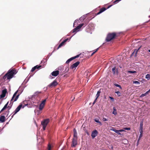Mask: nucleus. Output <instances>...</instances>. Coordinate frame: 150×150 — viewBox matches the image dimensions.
<instances>
[{"label": "nucleus", "instance_id": "4c0bfd02", "mask_svg": "<svg viewBox=\"0 0 150 150\" xmlns=\"http://www.w3.org/2000/svg\"><path fill=\"white\" fill-rule=\"evenodd\" d=\"M128 72L129 73H136V71H128Z\"/></svg>", "mask_w": 150, "mask_h": 150}, {"label": "nucleus", "instance_id": "2f4dec72", "mask_svg": "<svg viewBox=\"0 0 150 150\" xmlns=\"http://www.w3.org/2000/svg\"><path fill=\"white\" fill-rule=\"evenodd\" d=\"M139 49H139H138V50H137L136 49L135 50H134V52H133L132 53V54H134V53H135V55H136L137 54V53L138 50Z\"/></svg>", "mask_w": 150, "mask_h": 150}, {"label": "nucleus", "instance_id": "f03ea898", "mask_svg": "<svg viewBox=\"0 0 150 150\" xmlns=\"http://www.w3.org/2000/svg\"><path fill=\"white\" fill-rule=\"evenodd\" d=\"M17 72L16 70L14 69H9L3 77V79L4 80L6 79L7 80L13 78V75L15 74Z\"/></svg>", "mask_w": 150, "mask_h": 150}, {"label": "nucleus", "instance_id": "c9c22d12", "mask_svg": "<svg viewBox=\"0 0 150 150\" xmlns=\"http://www.w3.org/2000/svg\"><path fill=\"white\" fill-rule=\"evenodd\" d=\"M133 83H134L137 84H139L140 83L139 82L137 81H133Z\"/></svg>", "mask_w": 150, "mask_h": 150}, {"label": "nucleus", "instance_id": "37998d69", "mask_svg": "<svg viewBox=\"0 0 150 150\" xmlns=\"http://www.w3.org/2000/svg\"><path fill=\"white\" fill-rule=\"evenodd\" d=\"M112 6V5H110L108 6V8L106 9H107L108 8H110V7H111Z\"/></svg>", "mask_w": 150, "mask_h": 150}, {"label": "nucleus", "instance_id": "bb28decb", "mask_svg": "<svg viewBox=\"0 0 150 150\" xmlns=\"http://www.w3.org/2000/svg\"><path fill=\"white\" fill-rule=\"evenodd\" d=\"M64 42L62 41L59 45L58 48H57V50L59 48L61 47L62 45H63L64 44Z\"/></svg>", "mask_w": 150, "mask_h": 150}, {"label": "nucleus", "instance_id": "e433bc0d", "mask_svg": "<svg viewBox=\"0 0 150 150\" xmlns=\"http://www.w3.org/2000/svg\"><path fill=\"white\" fill-rule=\"evenodd\" d=\"M46 99H45L44 100H43L41 103V104H43V105H45V103L46 101Z\"/></svg>", "mask_w": 150, "mask_h": 150}, {"label": "nucleus", "instance_id": "a18cd8bd", "mask_svg": "<svg viewBox=\"0 0 150 150\" xmlns=\"http://www.w3.org/2000/svg\"><path fill=\"white\" fill-rule=\"evenodd\" d=\"M26 105H24L23 107V108H24Z\"/></svg>", "mask_w": 150, "mask_h": 150}, {"label": "nucleus", "instance_id": "9d476101", "mask_svg": "<svg viewBox=\"0 0 150 150\" xmlns=\"http://www.w3.org/2000/svg\"><path fill=\"white\" fill-rule=\"evenodd\" d=\"M98 134V132L96 130H93L92 132L91 133V136L92 138H94L96 137Z\"/></svg>", "mask_w": 150, "mask_h": 150}, {"label": "nucleus", "instance_id": "4be33fe9", "mask_svg": "<svg viewBox=\"0 0 150 150\" xmlns=\"http://www.w3.org/2000/svg\"><path fill=\"white\" fill-rule=\"evenodd\" d=\"M45 105H44L40 104L39 105V109L40 111H41L43 109Z\"/></svg>", "mask_w": 150, "mask_h": 150}, {"label": "nucleus", "instance_id": "2eb2a0df", "mask_svg": "<svg viewBox=\"0 0 150 150\" xmlns=\"http://www.w3.org/2000/svg\"><path fill=\"white\" fill-rule=\"evenodd\" d=\"M106 9H107L105 7H103L101 8L100 9L98 13L95 14L96 15V16L102 13L105 11Z\"/></svg>", "mask_w": 150, "mask_h": 150}, {"label": "nucleus", "instance_id": "72a5a7b5", "mask_svg": "<svg viewBox=\"0 0 150 150\" xmlns=\"http://www.w3.org/2000/svg\"><path fill=\"white\" fill-rule=\"evenodd\" d=\"M121 0H116L115 1L113 2V3L114 4L118 3L120 1H121Z\"/></svg>", "mask_w": 150, "mask_h": 150}, {"label": "nucleus", "instance_id": "c03bdc74", "mask_svg": "<svg viewBox=\"0 0 150 150\" xmlns=\"http://www.w3.org/2000/svg\"><path fill=\"white\" fill-rule=\"evenodd\" d=\"M120 132H122L124 131V130L123 129L119 130Z\"/></svg>", "mask_w": 150, "mask_h": 150}, {"label": "nucleus", "instance_id": "de8ad7c7", "mask_svg": "<svg viewBox=\"0 0 150 150\" xmlns=\"http://www.w3.org/2000/svg\"><path fill=\"white\" fill-rule=\"evenodd\" d=\"M147 92H148V93L150 92V89L149 91H147Z\"/></svg>", "mask_w": 150, "mask_h": 150}, {"label": "nucleus", "instance_id": "20e7f679", "mask_svg": "<svg viewBox=\"0 0 150 150\" xmlns=\"http://www.w3.org/2000/svg\"><path fill=\"white\" fill-rule=\"evenodd\" d=\"M88 22H87V23H82L80 25H78L77 26L76 28H74L72 31V33H76V32L79 31V29L81 28V27L83 26L84 25H85V26L87 24V23Z\"/></svg>", "mask_w": 150, "mask_h": 150}, {"label": "nucleus", "instance_id": "9b49d317", "mask_svg": "<svg viewBox=\"0 0 150 150\" xmlns=\"http://www.w3.org/2000/svg\"><path fill=\"white\" fill-rule=\"evenodd\" d=\"M80 54L76 56H75L74 57H72L68 59L66 62V63L68 64L72 60L77 58L79 57Z\"/></svg>", "mask_w": 150, "mask_h": 150}, {"label": "nucleus", "instance_id": "58836bf2", "mask_svg": "<svg viewBox=\"0 0 150 150\" xmlns=\"http://www.w3.org/2000/svg\"><path fill=\"white\" fill-rule=\"evenodd\" d=\"M124 129L125 130H130L131 128L130 127H125L124 128Z\"/></svg>", "mask_w": 150, "mask_h": 150}, {"label": "nucleus", "instance_id": "79ce46f5", "mask_svg": "<svg viewBox=\"0 0 150 150\" xmlns=\"http://www.w3.org/2000/svg\"><path fill=\"white\" fill-rule=\"evenodd\" d=\"M103 120L104 121H107L108 120L106 118H103Z\"/></svg>", "mask_w": 150, "mask_h": 150}, {"label": "nucleus", "instance_id": "f8f14e48", "mask_svg": "<svg viewBox=\"0 0 150 150\" xmlns=\"http://www.w3.org/2000/svg\"><path fill=\"white\" fill-rule=\"evenodd\" d=\"M80 63L79 61H77L76 62L73 64L70 67V68L71 69H73L74 68H76L77 67L79 64Z\"/></svg>", "mask_w": 150, "mask_h": 150}, {"label": "nucleus", "instance_id": "473e14b6", "mask_svg": "<svg viewBox=\"0 0 150 150\" xmlns=\"http://www.w3.org/2000/svg\"><path fill=\"white\" fill-rule=\"evenodd\" d=\"M146 78L148 79H150V75L149 74H147L146 76Z\"/></svg>", "mask_w": 150, "mask_h": 150}, {"label": "nucleus", "instance_id": "c85d7f7f", "mask_svg": "<svg viewBox=\"0 0 150 150\" xmlns=\"http://www.w3.org/2000/svg\"><path fill=\"white\" fill-rule=\"evenodd\" d=\"M140 132V134L139 135V139L140 138H141L143 134V131H141V130H139Z\"/></svg>", "mask_w": 150, "mask_h": 150}, {"label": "nucleus", "instance_id": "4468645a", "mask_svg": "<svg viewBox=\"0 0 150 150\" xmlns=\"http://www.w3.org/2000/svg\"><path fill=\"white\" fill-rule=\"evenodd\" d=\"M42 67L41 65H37L33 67L31 70V72L34 71L36 69H39Z\"/></svg>", "mask_w": 150, "mask_h": 150}, {"label": "nucleus", "instance_id": "7ed1b4c3", "mask_svg": "<svg viewBox=\"0 0 150 150\" xmlns=\"http://www.w3.org/2000/svg\"><path fill=\"white\" fill-rule=\"evenodd\" d=\"M116 36V35L115 33H109L107 35L106 40L107 42H109L115 38Z\"/></svg>", "mask_w": 150, "mask_h": 150}, {"label": "nucleus", "instance_id": "aec40b11", "mask_svg": "<svg viewBox=\"0 0 150 150\" xmlns=\"http://www.w3.org/2000/svg\"><path fill=\"white\" fill-rule=\"evenodd\" d=\"M143 122L141 121L140 124L139 130L143 131Z\"/></svg>", "mask_w": 150, "mask_h": 150}, {"label": "nucleus", "instance_id": "3c124183", "mask_svg": "<svg viewBox=\"0 0 150 150\" xmlns=\"http://www.w3.org/2000/svg\"><path fill=\"white\" fill-rule=\"evenodd\" d=\"M149 67H150V65L149 66Z\"/></svg>", "mask_w": 150, "mask_h": 150}, {"label": "nucleus", "instance_id": "0eeeda50", "mask_svg": "<svg viewBox=\"0 0 150 150\" xmlns=\"http://www.w3.org/2000/svg\"><path fill=\"white\" fill-rule=\"evenodd\" d=\"M22 103H20L18 106L16 108L15 110L13 112V115L12 116V117L13 116L16 114L21 109V107H22Z\"/></svg>", "mask_w": 150, "mask_h": 150}, {"label": "nucleus", "instance_id": "423d86ee", "mask_svg": "<svg viewBox=\"0 0 150 150\" xmlns=\"http://www.w3.org/2000/svg\"><path fill=\"white\" fill-rule=\"evenodd\" d=\"M58 84L56 80H54L52 83L49 84L47 86V88H52L56 86Z\"/></svg>", "mask_w": 150, "mask_h": 150}, {"label": "nucleus", "instance_id": "f257e3e1", "mask_svg": "<svg viewBox=\"0 0 150 150\" xmlns=\"http://www.w3.org/2000/svg\"><path fill=\"white\" fill-rule=\"evenodd\" d=\"M18 91L17 90L16 91L13 95V97L10 100V103L8 106V102L7 103L4 105L3 108L1 110L0 112H2L4 110H5L6 108H9L10 109L13 103L14 102L16 101L18 99L19 96L20 94L18 93V94L17 93Z\"/></svg>", "mask_w": 150, "mask_h": 150}, {"label": "nucleus", "instance_id": "c756f323", "mask_svg": "<svg viewBox=\"0 0 150 150\" xmlns=\"http://www.w3.org/2000/svg\"><path fill=\"white\" fill-rule=\"evenodd\" d=\"M114 85L116 87H119L121 89H122V88L120 85L116 83Z\"/></svg>", "mask_w": 150, "mask_h": 150}, {"label": "nucleus", "instance_id": "a878e982", "mask_svg": "<svg viewBox=\"0 0 150 150\" xmlns=\"http://www.w3.org/2000/svg\"><path fill=\"white\" fill-rule=\"evenodd\" d=\"M94 121L95 122H96L97 123H98L100 125H102V124L101 122L100 121H99V120L98 119H94Z\"/></svg>", "mask_w": 150, "mask_h": 150}, {"label": "nucleus", "instance_id": "ea45409f", "mask_svg": "<svg viewBox=\"0 0 150 150\" xmlns=\"http://www.w3.org/2000/svg\"><path fill=\"white\" fill-rule=\"evenodd\" d=\"M109 98H110V100H111L112 101H114V98H113L109 96Z\"/></svg>", "mask_w": 150, "mask_h": 150}, {"label": "nucleus", "instance_id": "8fccbe9b", "mask_svg": "<svg viewBox=\"0 0 150 150\" xmlns=\"http://www.w3.org/2000/svg\"><path fill=\"white\" fill-rule=\"evenodd\" d=\"M82 18V17H81V18H80V19H81V18Z\"/></svg>", "mask_w": 150, "mask_h": 150}, {"label": "nucleus", "instance_id": "a211bd4d", "mask_svg": "<svg viewBox=\"0 0 150 150\" xmlns=\"http://www.w3.org/2000/svg\"><path fill=\"white\" fill-rule=\"evenodd\" d=\"M5 117L4 116H1L0 117V121L1 122H4L5 121Z\"/></svg>", "mask_w": 150, "mask_h": 150}, {"label": "nucleus", "instance_id": "1a4fd4ad", "mask_svg": "<svg viewBox=\"0 0 150 150\" xmlns=\"http://www.w3.org/2000/svg\"><path fill=\"white\" fill-rule=\"evenodd\" d=\"M77 144V139L73 138L72 141L71 146L75 147Z\"/></svg>", "mask_w": 150, "mask_h": 150}, {"label": "nucleus", "instance_id": "f704fd0d", "mask_svg": "<svg viewBox=\"0 0 150 150\" xmlns=\"http://www.w3.org/2000/svg\"><path fill=\"white\" fill-rule=\"evenodd\" d=\"M115 93H116L117 94V95H118V96H121V95H120L121 93L120 92H119V91H118L115 92Z\"/></svg>", "mask_w": 150, "mask_h": 150}, {"label": "nucleus", "instance_id": "412c9836", "mask_svg": "<svg viewBox=\"0 0 150 150\" xmlns=\"http://www.w3.org/2000/svg\"><path fill=\"white\" fill-rule=\"evenodd\" d=\"M111 130L114 131L115 133L119 134H121L119 130H117L115 129H111Z\"/></svg>", "mask_w": 150, "mask_h": 150}, {"label": "nucleus", "instance_id": "cd10ccee", "mask_svg": "<svg viewBox=\"0 0 150 150\" xmlns=\"http://www.w3.org/2000/svg\"><path fill=\"white\" fill-rule=\"evenodd\" d=\"M99 49V48H98L95 50V51L92 53L91 56H93L94 54H95L98 50Z\"/></svg>", "mask_w": 150, "mask_h": 150}, {"label": "nucleus", "instance_id": "a19ab883", "mask_svg": "<svg viewBox=\"0 0 150 150\" xmlns=\"http://www.w3.org/2000/svg\"><path fill=\"white\" fill-rule=\"evenodd\" d=\"M68 40V38H67L63 41V42H64V43H65Z\"/></svg>", "mask_w": 150, "mask_h": 150}, {"label": "nucleus", "instance_id": "49530a36", "mask_svg": "<svg viewBox=\"0 0 150 150\" xmlns=\"http://www.w3.org/2000/svg\"><path fill=\"white\" fill-rule=\"evenodd\" d=\"M50 78L51 79H53V77H52L51 76H50Z\"/></svg>", "mask_w": 150, "mask_h": 150}, {"label": "nucleus", "instance_id": "393cba45", "mask_svg": "<svg viewBox=\"0 0 150 150\" xmlns=\"http://www.w3.org/2000/svg\"><path fill=\"white\" fill-rule=\"evenodd\" d=\"M148 92H146L145 93L142 94L141 96H140V98H142L144 96H146L148 94Z\"/></svg>", "mask_w": 150, "mask_h": 150}, {"label": "nucleus", "instance_id": "7c9ffc66", "mask_svg": "<svg viewBox=\"0 0 150 150\" xmlns=\"http://www.w3.org/2000/svg\"><path fill=\"white\" fill-rule=\"evenodd\" d=\"M115 67H113L112 69V72L113 73V74H115Z\"/></svg>", "mask_w": 150, "mask_h": 150}, {"label": "nucleus", "instance_id": "b1692460", "mask_svg": "<svg viewBox=\"0 0 150 150\" xmlns=\"http://www.w3.org/2000/svg\"><path fill=\"white\" fill-rule=\"evenodd\" d=\"M52 146H53L51 144L49 143L48 145L47 150H51Z\"/></svg>", "mask_w": 150, "mask_h": 150}, {"label": "nucleus", "instance_id": "f3484780", "mask_svg": "<svg viewBox=\"0 0 150 150\" xmlns=\"http://www.w3.org/2000/svg\"><path fill=\"white\" fill-rule=\"evenodd\" d=\"M73 138L77 139V133L75 129H74V136Z\"/></svg>", "mask_w": 150, "mask_h": 150}, {"label": "nucleus", "instance_id": "5701e85b", "mask_svg": "<svg viewBox=\"0 0 150 150\" xmlns=\"http://www.w3.org/2000/svg\"><path fill=\"white\" fill-rule=\"evenodd\" d=\"M113 111L112 113L114 115H116L117 114V110L116 109L115 107H114L113 108Z\"/></svg>", "mask_w": 150, "mask_h": 150}, {"label": "nucleus", "instance_id": "6ab92c4d", "mask_svg": "<svg viewBox=\"0 0 150 150\" xmlns=\"http://www.w3.org/2000/svg\"><path fill=\"white\" fill-rule=\"evenodd\" d=\"M41 93V92L36 91L34 93V94L33 95L32 97H35L38 96L39 94Z\"/></svg>", "mask_w": 150, "mask_h": 150}, {"label": "nucleus", "instance_id": "39448f33", "mask_svg": "<svg viewBox=\"0 0 150 150\" xmlns=\"http://www.w3.org/2000/svg\"><path fill=\"white\" fill-rule=\"evenodd\" d=\"M50 120L49 119L44 120L41 122V125L43 126V129L44 130L46 128Z\"/></svg>", "mask_w": 150, "mask_h": 150}, {"label": "nucleus", "instance_id": "6e6552de", "mask_svg": "<svg viewBox=\"0 0 150 150\" xmlns=\"http://www.w3.org/2000/svg\"><path fill=\"white\" fill-rule=\"evenodd\" d=\"M7 93V90L5 89L3 90L2 91L1 94L0 95L1 98H4L5 96L6 93Z\"/></svg>", "mask_w": 150, "mask_h": 150}, {"label": "nucleus", "instance_id": "ddd939ff", "mask_svg": "<svg viewBox=\"0 0 150 150\" xmlns=\"http://www.w3.org/2000/svg\"><path fill=\"white\" fill-rule=\"evenodd\" d=\"M59 71L58 70H56L53 71L51 74L52 76H56L59 74Z\"/></svg>", "mask_w": 150, "mask_h": 150}, {"label": "nucleus", "instance_id": "09e8293b", "mask_svg": "<svg viewBox=\"0 0 150 150\" xmlns=\"http://www.w3.org/2000/svg\"><path fill=\"white\" fill-rule=\"evenodd\" d=\"M148 51L150 52V50H149Z\"/></svg>", "mask_w": 150, "mask_h": 150}, {"label": "nucleus", "instance_id": "dca6fc26", "mask_svg": "<svg viewBox=\"0 0 150 150\" xmlns=\"http://www.w3.org/2000/svg\"><path fill=\"white\" fill-rule=\"evenodd\" d=\"M100 93H101V91L100 90L98 91L97 92V93L96 95V98L95 99V100L94 101L93 103V105L95 103L96 100H97V99H98V97H99V96H100Z\"/></svg>", "mask_w": 150, "mask_h": 150}]
</instances>
